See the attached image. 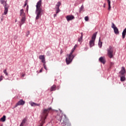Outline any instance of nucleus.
Returning a JSON list of instances; mask_svg holds the SVG:
<instances>
[{"label":"nucleus","instance_id":"obj_1","mask_svg":"<svg viewBox=\"0 0 126 126\" xmlns=\"http://www.w3.org/2000/svg\"><path fill=\"white\" fill-rule=\"evenodd\" d=\"M42 5V0H39L36 3V10L35 14H36L35 20H38L41 16H42V13H44V10L41 7Z\"/></svg>","mask_w":126,"mask_h":126},{"label":"nucleus","instance_id":"obj_2","mask_svg":"<svg viewBox=\"0 0 126 126\" xmlns=\"http://www.w3.org/2000/svg\"><path fill=\"white\" fill-rule=\"evenodd\" d=\"M63 123H61V126H71L70 123H69V121L66 118V116L65 115L63 114L62 115H57L56 116V118L59 122H62V120H63Z\"/></svg>","mask_w":126,"mask_h":126},{"label":"nucleus","instance_id":"obj_3","mask_svg":"<svg viewBox=\"0 0 126 126\" xmlns=\"http://www.w3.org/2000/svg\"><path fill=\"white\" fill-rule=\"evenodd\" d=\"M75 46L72 49L69 54L67 55V57L66 58V63L67 64H69V63L72 62V60L74 59V57H75L74 55H72V54H73V52H74V50H75Z\"/></svg>","mask_w":126,"mask_h":126},{"label":"nucleus","instance_id":"obj_4","mask_svg":"<svg viewBox=\"0 0 126 126\" xmlns=\"http://www.w3.org/2000/svg\"><path fill=\"white\" fill-rule=\"evenodd\" d=\"M0 2L1 4H3L4 6V15H6L7 14V12H8V8H9V5L7 4L6 3V1L4 0H0Z\"/></svg>","mask_w":126,"mask_h":126},{"label":"nucleus","instance_id":"obj_5","mask_svg":"<svg viewBox=\"0 0 126 126\" xmlns=\"http://www.w3.org/2000/svg\"><path fill=\"white\" fill-rule=\"evenodd\" d=\"M113 53H114V49L111 46H109L107 48V56H108L110 59H112L114 55H113Z\"/></svg>","mask_w":126,"mask_h":126},{"label":"nucleus","instance_id":"obj_6","mask_svg":"<svg viewBox=\"0 0 126 126\" xmlns=\"http://www.w3.org/2000/svg\"><path fill=\"white\" fill-rule=\"evenodd\" d=\"M25 104V101L23 99H20L15 105V108H16L18 106H23Z\"/></svg>","mask_w":126,"mask_h":126},{"label":"nucleus","instance_id":"obj_7","mask_svg":"<svg viewBox=\"0 0 126 126\" xmlns=\"http://www.w3.org/2000/svg\"><path fill=\"white\" fill-rule=\"evenodd\" d=\"M26 20V16L22 17V19H21V22H20V27L21 28V26L25 23V21Z\"/></svg>","mask_w":126,"mask_h":126},{"label":"nucleus","instance_id":"obj_8","mask_svg":"<svg viewBox=\"0 0 126 126\" xmlns=\"http://www.w3.org/2000/svg\"><path fill=\"white\" fill-rule=\"evenodd\" d=\"M66 19L67 21H70L72 20L73 19H74V16L72 15H67L66 17Z\"/></svg>","mask_w":126,"mask_h":126},{"label":"nucleus","instance_id":"obj_9","mask_svg":"<svg viewBox=\"0 0 126 126\" xmlns=\"http://www.w3.org/2000/svg\"><path fill=\"white\" fill-rule=\"evenodd\" d=\"M39 59L41 61V63H46V60L45 59V56L44 55H40L39 56Z\"/></svg>","mask_w":126,"mask_h":126},{"label":"nucleus","instance_id":"obj_10","mask_svg":"<svg viewBox=\"0 0 126 126\" xmlns=\"http://www.w3.org/2000/svg\"><path fill=\"white\" fill-rule=\"evenodd\" d=\"M29 104L32 107H35V106H37L39 107L40 106V103H36L34 102H30Z\"/></svg>","mask_w":126,"mask_h":126},{"label":"nucleus","instance_id":"obj_11","mask_svg":"<svg viewBox=\"0 0 126 126\" xmlns=\"http://www.w3.org/2000/svg\"><path fill=\"white\" fill-rule=\"evenodd\" d=\"M89 45L90 48H92V47H94V46L95 45V40H91L89 42Z\"/></svg>","mask_w":126,"mask_h":126},{"label":"nucleus","instance_id":"obj_12","mask_svg":"<svg viewBox=\"0 0 126 126\" xmlns=\"http://www.w3.org/2000/svg\"><path fill=\"white\" fill-rule=\"evenodd\" d=\"M20 16L21 17H23L26 16L25 15V13H24V10H23V9H22L20 10Z\"/></svg>","mask_w":126,"mask_h":126},{"label":"nucleus","instance_id":"obj_13","mask_svg":"<svg viewBox=\"0 0 126 126\" xmlns=\"http://www.w3.org/2000/svg\"><path fill=\"white\" fill-rule=\"evenodd\" d=\"M121 75H124L125 73H126V69H125V67L123 66L122 67V69L120 72Z\"/></svg>","mask_w":126,"mask_h":126},{"label":"nucleus","instance_id":"obj_14","mask_svg":"<svg viewBox=\"0 0 126 126\" xmlns=\"http://www.w3.org/2000/svg\"><path fill=\"white\" fill-rule=\"evenodd\" d=\"M99 62H100V63H103V64H105V63H106V60H105V59H104L103 57H100L99 59Z\"/></svg>","mask_w":126,"mask_h":126},{"label":"nucleus","instance_id":"obj_15","mask_svg":"<svg viewBox=\"0 0 126 126\" xmlns=\"http://www.w3.org/2000/svg\"><path fill=\"white\" fill-rule=\"evenodd\" d=\"M83 38V33L81 32V36H80V38H79L78 39V42H79L80 43H82Z\"/></svg>","mask_w":126,"mask_h":126},{"label":"nucleus","instance_id":"obj_16","mask_svg":"<svg viewBox=\"0 0 126 126\" xmlns=\"http://www.w3.org/2000/svg\"><path fill=\"white\" fill-rule=\"evenodd\" d=\"M96 36H97V32L94 33L92 36V40L95 41L96 39Z\"/></svg>","mask_w":126,"mask_h":126},{"label":"nucleus","instance_id":"obj_17","mask_svg":"<svg viewBox=\"0 0 126 126\" xmlns=\"http://www.w3.org/2000/svg\"><path fill=\"white\" fill-rule=\"evenodd\" d=\"M102 44H103V42L101 41V37H99V40H98V43L99 48H102Z\"/></svg>","mask_w":126,"mask_h":126},{"label":"nucleus","instance_id":"obj_18","mask_svg":"<svg viewBox=\"0 0 126 126\" xmlns=\"http://www.w3.org/2000/svg\"><path fill=\"white\" fill-rule=\"evenodd\" d=\"M126 28L122 32V38L123 39H125V37H126Z\"/></svg>","mask_w":126,"mask_h":126},{"label":"nucleus","instance_id":"obj_19","mask_svg":"<svg viewBox=\"0 0 126 126\" xmlns=\"http://www.w3.org/2000/svg\"><path fill=\"white\" fill-rule=\"evenodd\" d=\"M61 4H62V3H61V2L59 1L57 2V4L55 6V8L56 9H60V6H61Z\"/></svg>","mask_w":126,"mask_h":126},{"label":"nucleus","instance_id":"obj_20","mask_svg":"<svg viewBox=\"0 0 126 126\" xmlns=\"http://www.w3.org/2000/svg\"><path fill=\"white\" fill-rule=\"evenodd\" d=\"M113 30L115 34H116V35L118 34H120V32H119V29H118V28H114V29Z\"/></svg>","mask_w":126,"mask_h":126},{"label":"nucleus","instance_id":"obj_21","mask_svg":"<svg viewBox=\"0 0 126 126\" xmlns=\"http://www.w3.org/2000/svg\"><path fill=\"white\" fill-rule=\"evenodd\" d=\"M56 85H54L53 86H52L51 87V89H50V91H56Z\"/></svg>","mask_w":126,"mask_h":126},{"label":"nucleus","instance_id":"obj_22","mask_svg":"<svg viewBox=\"0 0 126 126\" xmlns=\"http://www.w3.org/2000/svg\"><path fill=\"white\" fill-rule=\"evenodd\" d=\"M120 76L121 81L123 82L126 80V77H125V75H122V76L120 75Z\"/></svg>","mask_w":126,"mask_h":126},{"label":"nucleus","instance_id":"obj_23","mask_svg":"<svg viewBox=\"0 0 126 126\" xmlns=\"http://www.w3.org/2000/svg\"><path fill=\"white\" fill-rule=\"evenodd\" d=\"M108 4V10H111V1L110 0H107Z\"/></svg>","mask_w":126,"mask_h":126},{"label":"nucleus","instance_id":"obj_24","mask_svg":"<svg viewBox=\"0 0 126 126\" xmlns=\"http://www.w3.org/2000/svg\"><path fill=\"white\" fill-rule=\"evenodd\" d=\"M5 115L3 116L0 119V121L3 122H5Z\"/></svg>","mask_w":126,"mask_h":126},{"label":"nucleus","instance_id":"obj_25","mask_svg":"<svg viewBox=\"0 0 126 126\" xmlns=\"http://www.w3.org/2000/svg\"><path fill=\"white\" fill-rule=\"evenodd\" d=\"M84 9V6H83V5H82L81 7L80 8L79 12H81V11H83Z\"/></svg>","mask_w":126,"mask_h":126},{"label":"nucleus","instance_id":"obj_26","mask_svg":"<svg viewBox=\"0 0 126 126\" xmlns=\"http://www.w3.org/2000/svg\"><path fill=\"white\" fill-rule=\"evenodd\" d=\"M111 27L113 28V29H114V28H116L117 27H116V25H115V24H114V23H112Z\"/></svg>","mask_w":126,"mask_h":126},{"label":"nucleus","instance_id":"obj_27","mask_svg":"<svg viewBox=\"0 0 126 126\" xmlns=\"http://www.w3.org/2000/svg\"><path fill=\"white\" fill-rule=\"evenodd\" d=\"M3 73H4L6 76L8 75V73L6 72V69L3 70Z\"/></svg>","mask_w":126,"mask_h":126},{"label":"nucleus","instance_id":"obj_28","mask_svg":"<svg viewBox=\"0 0 126 126\" xmlns=\"http://www.w3.org/2000/svg\"><path fill=\"white\" fill-rule=\"evenodd\" d=\"M43 66L44 68L46 70H47V66H46V63H43Z\"/></svg>","mask_w":126,"mask_h":126},{"label":"nucleus","instance_id":"obj_29","mask_svg":"<svg viewBox=\"0 0 126 126\" xmlns=\"http://www.w3.org/2000/svg\"><path fill=\"white\" fill-rule=\"evenodd\" d=\"M26 123V119H24L22 121L21 124H22L23 125H24V124H25Z\"/></svg>","mask_w":126,"mask_h":126},{"label":"nucleus","instance_id":"obj_30","mask_svg":"<svg viewBox=\"0 0 126 126\" xmlns=\"http://www.w3.org/2000/svg\"><path fill=\"white\" fill-rule=\"evenodd\" d=\"M85 21H88V20H89V18L88 17V16H86L85 17Z\"/></svg>","mask_w":126,"mask_h":126},{"label":"nucleus","instance_id":"obj_31","mask_svg":"<svg viewBox=\"0 0 126 126\" xmlns=\"http://www.w3.org/2000/svg\"><path fill=\"white\" fill-rule=\"evenodd\" d=\"M30 34V32L28 31L26 33V36L28 37V36L29 35V34Z\"/></svg>","mask_w":126,"mask_h":126},{"label":"nucleus","instance_id":"obj_32","mask_svg":"<svg viewBox=\"0 0 126 126\" xmlns=\"http://www.w3.org/2000/svg\"><path fill=\"white\" fill-rule=\"evenodd\" d=\"M60 9H56V13L58 14L59 12H60Z\"/></svg>","mask_w":126,"mask_h":126},{"label":"nucleus","instance_id":"obj_33","mask_svg":"<svg viewBox=\"0 0 126 126\" xmlns=\"http://www.w3.org/2000/svg\"><path fill=\"white\" fill-rule=\"evenodd\" d=\"M26 5H27V0L25 1L24 6H26Z\"/></svg>","mask_w":126,"mask_h":126},{"label":"nucleus","instance_id":"obj_34","mask_svg":"<svg viewBox=\"0 0 126 126\" xmlns=\"http://www.w3.org/2000/svg\"><path fill=\"white\" fill-rule=\"evenodd\" d=\"M43 71V68H41L40 70H39V72H42Z\"/></svg>","mask_w":126,"mask_h":126},{"label":"nucleus","instance_id":"obj_35","mask_svg":"<svg viewBox=\"0 0 126 126\" xmlns=\"http://www.w3.org/2000/svg\"><path fill=\"white\" fill-rule=\"evenodd\" d=\"M57 16V14H54V17H56Z\"/></svg>","mask_w":126,"mask_h":126},{"label":"nucleus","instance_id":"obj_36","mask_svg":"<svg viewBox=\"0 0 126 126\" xmlns=\"http://www.w3.org/2000/svg\"><path fill=\"white\" fill-rule=\"evenodd\" d=\"M103 7H106V3H104V5H103Z\"/></svg>","mask_w":126,"mask_h":126},{"label":"nucleus","instance_id":"obj_37","mask_svg":"<svg viewBox=\"0 0 126 126\" xmlns=\"http://www.w3.org/2000/svg\"><path fill=\"white\" fill-rule=\"evenodd\" d=\"M2 80V78H1V76L0 77V81H1Z\"/></svg>","mask_w":126,"mask_h":126},{"label":"nucleus","instance_id":"obj_38","mask_svg":"<svg viewBox=\"0 0 126 126\" xmlns=\"http://www.w3.org/2000/svg\"><path fill=\"white\" fill-rule=\"evenodd\" d=\"M24 125V124H22V123H21L20 126H23Z\"/></svg>","mask_w":126,"mask_h":126},{"label":"nucleus","instance_id":"obj_39","mask_svg":"<svg viewBox=\"0 0 126 126\" xmlns=\"http://www.w3.org/2000/svg\"><path fill=\"white\" fill-rule=\"evenodd\" d=\"M24 76H25V75L23 74L22 76V77H24Z\"/></svg>","mask_w":126,"mask_h":126},{"label":"nucleus","instance_id":"obj_40","mask_svg":"<svg viewBox=\"0 0 126 126\" xmlns=\"http://www.w3.org/2000/svg\"><path fill=\"white\" fill-rule=\"evenodd\" d=\"M59 89H60V88H58V90H59Z\"/></svg>","mask_w":126,"mask_h":126},{"label":"nucleus","instance_id":"obj_41","mask_svg":"<svg viewBox=\"0 0 126 126\" xmlns=\"http://www.w3.org/2000/svg\"><path fill=\"white\" fill-rule=\"evenodd\" d=\"M15 22H16V21H15Z\"/></svg>","mask_w":126,"mask_h":126}]
</instances>
